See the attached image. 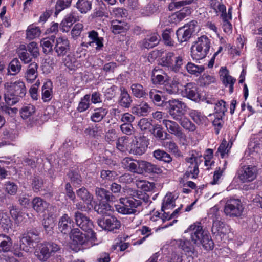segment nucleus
<instances>
[{
    "instance_id": "obj_1",
    "label": "nucleus",
    "mask_w": 262,
    "mask_h": 262,
    "mask_svg": "<svg viewBox=\"0 0 262 262\" xmlns=\"http://www.w3.org/2000/svg\"><path fill=\"white\" fill-rule=\"evenodd\" d=\"M24 82L18 80L15 82H7L4 84V99L8 105H14L18 102L26 94Z\"/></svg>"
},
{
    "instance_id": "obj_2",
    "label": "nucleus",
    "mask_w": 262,
    "mask_h": 262,
    "mask_svg": "<svg viewBox=\"0 0 262 262\" xmlns=\"http://www.w3.org/2000/svg\"><path fill=\"white\" fill-rule=\"evenodd\" d=\"M144 195L141 191H131L130 196L119 198L121 204L116 205V210L123 214H135L136 208L142 204Z\"/></svg>"
},
{
    "instance_id": "obj_3",
    "label": "nucleus",
    "mask_w": 262,
    "mask_h": 262,
    "mask_svg": "<svg viewBox=\"0 0 262 262\" xmlns=\"http://www.w3.org/2000/svg\"><path fill=\"white\" fill-rule=\"evenodd\" d=\"M190 233L191 238L196 245H202L207 250L213 249L214 243L210 236L202 229L200 224H194L188 229Z\"/></svg>"
},
{
    "instance_id": "obj_4",
    "label": "nucleus",
    "mask_w": 262,
    "mask_h": 262,
    "mask_svg": "<svg viewBox=\"0 0 262 262\" xmlns=\"http://www.w3.org/2000/svg\"><path fill=\"white\" fill-rule=\"evenodd\" d=\"M95 210L100 214H105L110 216V218L105 219V220L98 219V225L102 229L111 231L114 230V209L108 203H101L98 206H95Z\"/></svg>"
},
{
    "instance_id": "obj_5",
    "label": "nucleus",
    "mask_w": 262,
    "mask_h": 262,
    "mask_svg": "<svg viewBox=\"0 0 262 262\" xmlns=\"http://www.w3.org/2000/svg\"><path fill=\"white\" fill-rule=\"evenodd\" d=\"M211 47V40L205 35L198 37L191 48V55L194 60L206 57Z\"/></svg>"
},
{
    "instance_id": "obj_6",
    "label": "nucleus",
    "mask_w": 262,
    "mask_h": 262,
    "mask_svg": "<svg viewBox=\"0 0 262 262\" xmlns=\"http://www.w3.org/2000/svg\"><path fill=\"white\" fill-rule=\"evenodd\" d=\"M185 63V55L177 52H168L161 59V65L168 70L177 73Z\"/></svg>"
},
{
    "instance_id": "obj_7",
    "label": "nucleus",
    "mask_w": 262,
    "mask_h": 262,
    "mask_svg": "<svg viewBox=\"0 0 262 262\" xmlns=\"http://www.w3.org/2000/svg\"><path fill=\"white\" fill-rule=\"evenodd\" d=\"M90 237L91 234L88 232L86 235L82 233L78 228L72 229L70 234V238L72 240L71 248L75 252L79 251L83 247L86 248L90 246L89 242L92 244L96 240V238L92 239Z\"/></svg>"
},
{
    "instance_id": "obj_8",
    "label": "nucleus",
    "mask_w": 262,
    "mask_h": 262,
    "mask_svg": "<svg viewBox=\"0 0 262 262\" xmlns=\"http://www.w3.org/2000/svg\"><path fill=\"white\" fill-rule=\"evenodd\" d=\"M187 168L184 174L185 178L196 179L199 170V166L203 162V157L195 151H192L190 157L185 158Z\"/></svg>"
},
{
    "instance_id": "obj_9",
    "label": "nucleus",
    "mask_w": 262,
    "mask_h": 262,
    "mask_svg": "<svg viewBox=\"0 0 262 262\" xmlns=\"http://www.w3.org/2000/svg\"><path fill=\"white\" fill-rule=\"evenodd\" d=\"M60 250L59 246L54 243H47L38 245L35 255L40 261H46L51 256Z\"/></svg>"
},
{
    "instance_id": "obj_10",
    "label": "nucleus",
    "mask_w": 262,
    "mask_h": 262,
    "mask_svg": "<svg viewBox=\"0 0 262 262\" xmlns=\"http://www.w3.org/2000/svg\"><path fill=\"white\" fill-rule=\"evenodd\" d=\"M167 103L169 105L168 113L172 118L177 121L180 120L187 111L186 104L179 99H172Z\"/></svg>"
},
{
    "instance_id": "obj_11",
    "label": "nucleus",
    "mask_w": 262,
    "mask_h": 262,
    "mask_svg": "<svg viewBox=\"0 0 262 262\" xmlns=\"http://www.w3.org/2000/svg\"><path fill=\"white\" fill-rule=\"evenodd\" d=\"M244 207L238 199L230 198L227 200L224 206V212L230 217H239L243 214Z\"/></svg>"
},
{
    "instance_id": "obj_12",
    "label": "nucleus",
    "mask_w": 262,
    "mask_h": 262,
    "mask_svg": "<svg viewBox=\"0 0 262 262\" xmlns=\"http://www.w3.org/2000/svg\"><path fill=\"white\" fill-rule=\"evenodd\" d=\"M39 232L35 229H31L23 234L20 239V248L26 252H29L33 247L34 243L38 241Z\"/></svg>"
},
{
    "instance_id": "obj_13",
    "label": "nucleus",
    "mask_w": 262,
    "mask_h": 262,
    "mask_svg": "<svg viewBox=\"0 0 262 262\" xmlns=\"http://www.w3.org/2000/svg\"><path fill=\"white\" fill-rule=\"evenodd\" d=\"M257 174V169L253 165H244L237 171V178L242 183H249L254 180Z\"/></svg>"
},
{
    "instance_id": "obj_14",
    "label": "nucleus",
    "mask_w": 262,
    "mask_h": 262,
    "mask_svg": "<svg viewBox=\"0 0 262 262\" xmlns=\"http://www.w3.org/2000/svg\"><path fill=\"white\" fill-rule=\"evenodd\" d=\"M74 216L77 225L83 230L88 232V233L91 234V239H96V233L92 231L93 224L92 221L84 214L78 211L75 213Z\"/></svg>"
},
{
    "instance_id": "obj_15",
    "label": "nucleus",
    "mask_w": 262,
    "mask_h": 262,
    "mask_svg": "<svg viewBox=\"0 0 262 262\" xmlns=\"http://www.w3.org/2000/svg\"><path fill=\"white\" fill-rule=\"evenodd\" d=\"M148 140L145 136H141L134 140L130 145L129 152L135 155L144 154L147 148Z\"/></svg>"
},
{
    "instance_id": "obj_16",
    "label": "nucleus",
    "mask_w": 262,
    "mask_h": 262,
    "mask_svg": "<svg viewBox=\"0 0 262 262\" xmlns=\"http://www.w3.org/2000/svg\"><path fill=\"white\" fill-rule=\"evenodd\" d=\"M127 16V12L125 9H116V35L124 33L129 29V25L124 20Z\"/></svg>"
},
{
    "instance_id": "obj_17",
    "label": "nucleus",
    "mask_w": 262,
    "mask_h": 262,
    "mask_svg": "<svg viewBox=\"0 0 262 262\" xmlns=\"http://www.w3.org/2000/svg\"><path fill=\"white\" fill-rule=\"evenodd\" d=\"M162 124L170 134L174 135L177 138L181 139L185 137L184 133L176 122L169 119H163Z\"/></svg>"
},
{
    "instance_id": "obj_18",
    "label": "nucleus",
    "mask_w": 262,
    "mask_h": 262,
    "mask_svg": "<svg viewBox=\"0 0 262 262\" xmlns=\"http://www.w3.org/2000/svg\"><path fill=\"white\" fill-rule=\"evenodd\" d=\"M69 50L70 42L66 37H60L56 39L54 50L58 56H63Z\"/></svg>"
},
{
    "instance_id": "obj_19",
    "label": "nucleus",
    "mask_w": 262,
    "mask_h": 262,
    "mask_svg": "<svg viewBox=\"0 0 262 262\" xmlns=\"http://www.w3.org/2000/svg\"><path fill=\"white\" fill-rule=\"evenodd\" d=\"M142 160H135L129 157L124 158L121 162L122 167L132 172L140 174Z\"/></svg>"
},
{
    "instance_id": "obj_20",
    "label": "nucleus",
    "mask_w": 262,
    "mask_h": 262,
    "mask_svg": "<svg viewBox=\"0 0 262 262\" xmlns=\"http://www.w3.org/2000/svg\"><path fill=\"white\" fill-rule=\"evenodd\" d=\"M220 74L222 82L225 86L229 87V92L232 93L233 92L234 84L236 79L229 75V71L225 67H222L220 70Z\"/></svg>"
},
{
    "instance_id": "obj_21",
    "label": "nucleus",
    "mask_w": 262,
    "mask_h": 262,
    "mask_svg": "<svg viewBox=\"0 0 262 262\" xmlns=\"http://www.w3.org/2000/svg\"><path fill=\"white\" fill-rule=\"evenodd\" d=\"M88 37L91 40L87 42L81 43L82 46L88 48L89 46L93 47L94 44H95L97 50H100L103 46V39L101 37H98V34L96 31L94 30L90 31L88 33Z\"/></svg>"
},
{
    "instance_id": "obj_22",
    "label": "nucleus",
    "mask_w": 262,
    "mask_h": 262,
    "mask_svg": "<svg viewBox=\"0 0 262 262\" xmlns=\"http://www.w3.org/2000/svg\"><path fill=\"white\" fill-rule=\"evenodd\" d=\"M140 174L144 172L152 174H161L163 172L162 167L146 161H142Z\"/></svg>"
},
{
    "instance_id": "obj_23",
    "label": "nucleus",
    "mask_w": 262,
    "mask_h": 262,
    "mask_svg": "<svg viewBox=\"0 0 262 262\" xmlns=\"http://www.w3.org/2000/svg\"><path fill=\"white\" fill-rule=\"evenodd\" d=\"M151 111V107L148 103L144 101H142L139 104L132 108V113L139 117L147 116Z\"/></svg>"
},
{
    "instance_id": "obj_24",
    "label": "nucleus",
    "mask_w": 262,
    "mask_h": 262,
    "mask_svg": "<svg viewBox=\"0 0 262 262\" xmlns=\"http://www.w3.org/2000/svg\"><path fill=\"white\" fill-rule=\"evenodd\" d=\"M183 95L193 101H197L199 99V94L197 86L194 83H188L185 86Z\"/></svg>"
},
{
    "instance_id": "obj_25",
    "label": "nucleus",
    "mask_w": 262,
    "mask_h": 262,
    "mask_svg": "<svg viewBox=\"0 0 262 262\" xmlns=\"http://www.w3.org/2000/svg\"><path fill=\"white\" fill-rule=\"evenodd\" d=\"M120 91V95L118 98V104L122 107L128 108L132 103V97L124 87L121 86Z\"/></svg>"
},
{
    "instance_id": "obj_26",
    "label": "nucleus",
    "mask_w": 262,
    "mask_h": 262,
    "mask_svg": "<svg viewBox=\"0 0 262 262\" xmlns=\"http://www.w3.org/2000/svg\"><path fill=\"white\" fill-rule=\"evenodd\" d=\"M73 221L67 214H63L60 219L59 221V229L64 234L71 231V227Z\"/></svg>"
},
{
    "instance_id": "obj_27",
    "label": "nucleus",
    "mask_w": 262,
    "mask_h": 262,
    "mask_svg": "<svg viewBox=\"0 0 262 262\" xmlns=\"http://www.w3.org/2000/svg\"><path fill=\"white\" fill-rule=\"evenodd\" d=\"M65 66L70 70H75L81 65V61L72 53L68 54L64 59Z\"/></svg>"
},
{
    "instance_id": "obj_28",
    "label": "nucleus",
    "mask_w": 262,
    "mask_h": 262,
    "mask_svg": "<svg viewBox=\"0 0 262 262\" xmlns=\"http://www.w3.org/2000/svg\"><path fill=\"white\" fill-rule=\"evenodd\" d=\"M189 115L197 124H207L208 118L201 111L197 110L191 109L189 111Z\"/></svg>"
},
{
    "instance_id": "obj_29",
    "label": "nucleus",
    "mask_w": 262,
    "mask_h": 262,
    "mask_svg": "<svg viewBox=\"0 0 262 262\" xmlns=\"http://www.w3.org/2000/svg\"><path fill=\"white\" fill-rule=\"evenodd\" d=\"M176 198L172 193H168L163 200L161 210L164 213H167V210L172 209L175 206Z\"/></svg>"
},
{
    "instance_id": "obj_30",
    "label": "nucleus",
    "mask_w": 262,
    "mask_h": 262,
    "mask_svg": "<svg viewBox=\"0 0 262 262\" xmlns=\"http://www.w3.org/2000/svg\"><path fill=\"white\" fill-rule=\"evenodd\" d=\"M160 36L156 33L148 35L142 42V46L145 48L150 49L158 45Z\"/></svg>"
},
{
    "instance_id": "obj_31",
    "label": "nucleus",
    "mask_w": 262,
    "mask_h": 262,
    "mask_svg": "<svg viewBox=\"0 0 262 262\" xmlns=\"http://www.w3.org/2000/svg\"><path fill=\"white\" fill-rule=\"evenodd\" d=\"M36 111L34 105L29 104L24 105L19 111L21 118L24 120H30L34 116Z\"/></svg>"
},
{
    "instance_id": "obj_32",
    "label": "nucleus",
    "mask_w": 262,
    "mask_h": 262,
    "mask_svg": "<svg viewBox=\"0 0 262 262\" xmlns=\"http://www.w3.org/2000/svg\"><path fill=\"white\" fill-rule=\"evenodd\" d=\"M33 209L37 212H43L49 206V203L41 198L36 197L32 202Z\"/></svg>"
},
{
    "instance_id": "obj_33",
    "label": "nucleus",
    "mask_w": 262,
    "mask_h": 262,
    "mask_svg": "<svg viewBox=\"0 0 262 262\" xmlns=\"http://www.w3.org/2000/svg\"><path fill=\"white\" fill-rule=\"evenodd\" d=\"M38 66L35 62L30 63L26 71L25 77L28 82L32 83L37 77Z\"/></svg>"
},
{
    "instance_id": "obj_34",
    "label": "nucleus",
    "mask_w": 262,
    "mask_h": 262,
    "mask_svg": "<svg viewBox=\"0 0 262 262\" xmlns=\"http://www.w3.org/2000/svg\"><path fill=\"white\" fill-rule=\"evenodd\" d=\"M55 36L52 35L49 37L44 38L40 40V46L45 54H48L53 50V43Z\"/></svg>"
},
{
    "instance_id": "obj_35",
    "label": "nucleus",
    "mask_w": 262,
    "mask_h": 262,
    "mask_svg": "<svg viewBox=\"0 0 262 262\" xmlns=\"http://www.w3.org/2000/svg\"><path fill=\"white\" fill-rule=\"evenodd\" d=\"M52 83L51 81H47L42 87V99L44 102L50 100L52 97Z\"/></svg>"
},
{
    "instance_id": "obj_36",
    "label": "nucleus",
    "mask_w": 262,
    "mask_h": 262,
    "mask_svg": "<svg viewBox=\"0 0 262 262\" xmlns=\"http://www.w3.org/2000/svg\"><path fill=\"white\" fill-rule=\"evenodd\" d=\"M41 32V30L38 27L34 24L30 25L26 30V38L29 40L34 39L39 37Z\"/></svg>"
},
{
    "instance_id": "obj_37",
    "label": "nucleus",
    "mask_w": 262,
    "mask_h": 262,
    "mask_svg": "<svg viewBox=\"0 0 262 262\" xmlns=\"http://www.w3.org/2000/svg\"><path fill=\"white\" fill-rule=\"evenodd\" d=\"M0 224L5 232H9L10 230H12V224L6 213L0 212Z\"/></svg>"
},
{
    "instance_id": "obj_38",
    "label": "nucleus",
    "mask_w": 262,
    "mask_h": 262,
    "mask_svg": "<svg viewBox=\"0 0 262 262\" xmlns=\"http://www.w3.org/2000/svg\"><path fill=\"white\" fill-rule=\"evenodd\" d=\"M92 0H78L76 7L81 13L85 14L92 8Z\"/></svg>"
},
{
    "instance_id": "obj_39",
    "label": "nucleus",
    "mask_w": 262,
    "mask_h": 262,
    "mask_svg": "<svg viewBox=\"0 0 262 262\" xmlns=\"http://www.w3.org/2000/svg\"><path fill=\"white\" fill-rule=\"evenodd\" d=\"M228 227L226 224L217 219L213 220L212 227V231L214 233L226 234L227 231Z\"/></svg>"
},
{
    "instance_id": "obj_40",
    "label": "nucleus",
    "mask_w": 262,
    "mask_h": 262,
    "mask_svg": "<svg viewBox=\"0 0 262 262\" xmlns=\"http://www.w3.org/2000/svg\"><path fill=\"white\" fill-rule=\"evenodd\" d=\"M76 193L77 196L83 201L85 202L87 204L93 206V196L84 187H82L78 189L76 191Z\"/></svg>"
},
{
    "instance_id": "obj_41",
    "label": "nucleus",
    "mask_w": 262,
    "mask_h": 262,
    "mask_svg": "<svg viewBox=\"0 0 262 262\" xmlns=\"http://www.w3.org/2000/svg\"><path fill=\"white\" fill-rule=\"evenodd\" d=\"M131 90L133 95L138 98H144L147 95L143 86L139 83L132 84Z\"/></svg>"
},
{
    "instance_id": "obj_42",
    "label": "nucleus",
    "mask_w": 262,
    "mask_h": 262,
    "mask_svg": "<svg viewBox=\"0 0 262 262\" xmlns=\"http://www.w3.org/2000/svg\"><path fill=\"white\" fill-rule=\"evenodd\" d=\"M153 156L156 159L165 163H169L172 161L170 155L163 150L157 149L155 150L153 152Z\"/></svg>"
},
{
    "instance_id": "obj_43",
    "label": "nucleus",
    "mask_w": 262,
    "mask_h": 262,
    "mask_svg": "<svg viewBox=\"0 0 262 262\" xmlns=\"http://www.w3.org/2000/svg\"><path fill=\"white\" fill-rule=\"evenodd\" d=\"M179 246L188 255H191L194 253V247L191 243L188 240L180 239L178 242Z\"/></svg>"
},
{
    "instance_id": "obj_44",
    "label": "nucleus",
    "mask_w": 262,
    "mask_h": 262,
    "mask_svg": "<svg viewBox=\"0 0 262 262\" xmlns=\"http://www.w3.org/2000/svg\"><path fill=\"white\" fill-rule=\"evenodd\" d=\"M187 71L190 74L198 76L204 70V68L202 66H197L189 62H188L185 67Z\"/></svg>"
},
{
    "instance_id": "obj_45",
    "label": "nucleus",
    "mask_w": 262,
    "mask_h": 262,
    "mask_svg": "<svg viewBox=\"0 0 262 262\" xmlns=\"http://www.w3.org/2000/svg\"><path fill=\"white\" fill-rule=\"evenodd\" d=\"M191 12L192 9L190 7H185L172 15V17L176 21H180L189 16Z\"/></svg>"
},
{
    "instance_id": "obj_46",
    "label": "nucleus",
    "mask_w": 262,
    "mask_h": 262,
    "mask_svg": "<svg viewBox=\"0 0 262 262\" xmlns=\"http://www.w3.org/2000/svg\"><path fill=\"white\" fill-rule=\"evenodd\" d=\"M178 40L180 42L187 41L191 37L192 34L185 27L179 28L176 32Z\"/></svg>"
},
{
    "instance_id": "obj_47",
    "label": "nucleus",
    "mask_w": 262,
    "mask_h": 262,
    "mask_svg": "<svg viewBox=\"0 0 262 262\" xmlns=\"http://www.w3.org/2000/svg\"><path fill=\"white\" fill-rule=\"evenodd\" d=\"M21 66L17 58L13 59L9 63L8 72L10 75H15L18 73L21 70Z\"/></svg>"
},
{
    "instance_id": "obj_48",
    "label": "nucleus",
    "mask_w": 262,
    "mask_h": 262,
    "mask_svg": "<svg viewBox=\"0 0 262 262\" xmlns=\"http://www.w3.org/2000/svg\"><path fill=\"white\" fill-rule=\"evenodd\" d=\"M149 97L152 102L157 105L161 104L162 102V92L156 89H152L149 92Z\"/></svg>"
},
{
    "instance_id": "obj_49",
    "label": "nucleus",
    "mask_w": 262,
    "mask_h": 262,
    "mask_svg": "<svg viewBox=\"0 0 262 262\" xmlns=\"http://www.w3.org/2000/svg\"><path fill=\"white\" fill-rule=\"evenodd\" d=\"M11 244V239L8 236L0 234V251H8Z\"/></svg>"
},
{
    "instance_id": "obj_50",
    "label": "nucleus",
    "mask_w": 262,
    "mask_h": 262,
    "mask_svg": "<svg viewBox=\"0 0 262 262\" xmlns=\"http://www.w3.org/2000/svg\"><path fill=\"white\" fill-rule=\"evenodd\" d=\"M90 95L89 94L84 95L81 98L77 108L79 112H83L89 108L90 105Z\"/></svg>"
},
{
    "instance_id": "obj_51",
    "label": "nucleus",
    "mask_w": 262,
    "mask_h": 262,
    "mask_svg": "<svg viewBox=\"0 0 262 262\" xmlns=\"http://www.w3.org/2000/svg\"><path fill=\"white\" fill-rule=\"evenodd\" d=\"M152 134L154 136L161 140H164L167 138L168 135L167 132L163 131V128L160 125H157L153 128Z\"/></svg>"
},
{
    "instance_id": "obj_52",
    "label": "nucleus",
    "mask_w": 262,
    "mask_h": 262,
    "mask_svg": "<svg viewBox=\"0 0 262 262\" xmlns=\"http://www.w3.org/2000/svg\"><path fill=\"white\" fill-rule=\"evenodd\" d=\"M179 82L178 81L173 79V80L169 83H167L165 85V91L169 94H176L179 91Z\"/></svg>"
},
{
    "instance_id": "obj_53",
    "label": "nucleus",
    "mask_w": 262,
    "mask_h": 262,
    "mask_svg": "<svg viewBox=\"0 0 262 262\" xmlns=\"http://www.w3.org/2000/svg\"><path fill=\"white\" fill-rule=\"evenodd\" d=\"M177 121H178L181 126L186 130L193 132L196 129L195 124L186 117H183L180 120H177Z\"/></svg>"
},
{
    "instance_id": "obj_54",
    "label": "nucleus",
    "mask_w": 262,
    "mask_h": 262,
    "mask_svg": "<svg viewBox=\"0 0 262 262\" xmlns=\"http://www.w3.org/2000/svg\"><path fill=\"white\" fill-rule=\"evenodd\" d=\"M107 111L105 109L99 108L95 110V112L91 116V120L95 122L100 121L106 115Z\"/></svg>"
},
{
    "instance_id": "obj_55",
    "label": "nucleus",
    "mask_w": 262,
    "mask_h": 262,
    "mask_svg": "<svg viewBox=\"0 0 262 262\" xmlns=\"http://www.w3.org/2000/svg\"><path fill=\"white\" fill-rule=\"evenodd\" d=\"M167 79V75H163L158 73L154 70L151 76V80L155 84H163Z\"/></svg>"
},
{
    "instance_id": "obj_56",
    "label": "nucleus",
    "mask_w": 262,
    "mask_h": 262,
    "mask_svg": "<svg viewBox=\"0 0 262 262\" xmlns=\"http://www.w3.org/2000/svg\"><path fill=\"white\" fill-rule=\"evenodd\" d=\"M139 231L140 232L142 235L145 236L141 239L137 240L135 243L136 245H140L142 244L146 238L152 234L151 229L146 226H142L140 229H139Z\"/></svg>"
},
{
    "instance_id": "obj_57",
    "label": "nucleus",
    "mask_w": 262,
    "mask_h": 262,
    "mask_svg": "<svg viewBox=\"0 0 262 262\" xmlns=\"http://www.w3.org/2000/svg\"><path fill=\"white\" fill-rule=\"evenodd\" d=\"M72 0H58L55 6V15L70 6Z\"/></svg>"
},
{
    "instance_id": "obj_58",
    "label": "nucleus",
    "mask_w": 262,
    "mask_h": 262,
    "mask_svg": "<svg viewBox=\"0 0 262 262\" xmlns=\"http://www.w3.org/2000/svg\"><path fill=\"white\" fill-rule=\"evenodd\" d=\"M214 110L215 114L217 115L224 116L225 112H226V102L223 100L218 101L215 103Z\"/></svg>"
},
{
    "instance_id": "obj_59",
    "label": "nucleus",
    "mask_w": 262,
    "mask_h": 262,
    "mask_svg": "<svg viewBox=\"0 0 262 262\" xmlns=\"http://www.w3.org/2000/svg\"><path fill=\"white\" fill-rule=\"evenodd\" d=\"M95 191L96 195L99 196L101 200L105 199L106 201H110L111 199L113 198L112 193L104 188H96Z\"/></svg>"
},
{
    "instance_id": "obj_60",
    "label": "nucleus",
    "mask_w": 262,
    "mask_h": 262,
    "mask_svg": "<svg viewBox=\"0 0 262 262\" xmlns=\"http://www.w3.org/2000/svg\"><path fill=\"white\" fill-rule=\"evenodd\" d=\"M128 143V138L126 136H123L118 139L117 143H116V147L118 150L122 152H124L127 149Z\"/></svg>"
},
{
    "instance_id": "obj_61",
    "label": "nucleus",
    "mask_w": 262,
    "mask_h": 262,
    "mask_svg": "<svg viewBox=\"0 0 262 262\" xmlns=\"http://www.w3.org/2000/svg\"><path fill=\"white\" fill-rule=\"evenodd\" d=\"M164 147L167 149L170 152L178 156L180 154V151L177 144L172 141H167L163 144Z\"/></svg>"
},
{
    "instance_id": "obj_62",
    "label": "nucleus",
    "mask_w": 262,
    "mask_h": 262,
    "mask_svg": "<svg viewBox=\"0 0 262 262\" xmlns=\"http://www.w3.org/2000/svg\"><path fill=\"white\" fill-rule=\"evenodd\" d=\"M183 207V205H181V206L176 209L172 213H170L169 211H167V213H163L162 217V221L163 222H165L166 221H168L172 218L177 217L178 216L180 210H181Z\"/></svg>"
},
{
    "instance_id": "obj_63",
    "label": "nucleus",
    "mask_w": 262,
    "mask_h": 262,
    "mask_svg": "<svg viewBox=\"0 0 262 262\" xmlns=\"http://www.w3.org/2000/svg\"><path fill=\"white\" fill-rule=\"evenodd\" d=\"M10 212L12 217L16 223H19L23 221L22 213L16 207L12 206L10 210Z\"/></svg>"
},
{
    "instance_id": "obj_64",
    "label": "nucleus",
    "mask_w": 262,
    "mask_h": 262,
    "mask_svg": "<svg viewBox=\"0 0 262 262\" xmlns=\"http://www.w3.org/2000/svg\"><path fill=\"white\" fill-rule=\"evenodd\" d=\"M27 50L34 57H37L39 54L38 47L36 42L32 41L27 46Z\"/></svg>"
}]
</instances>
